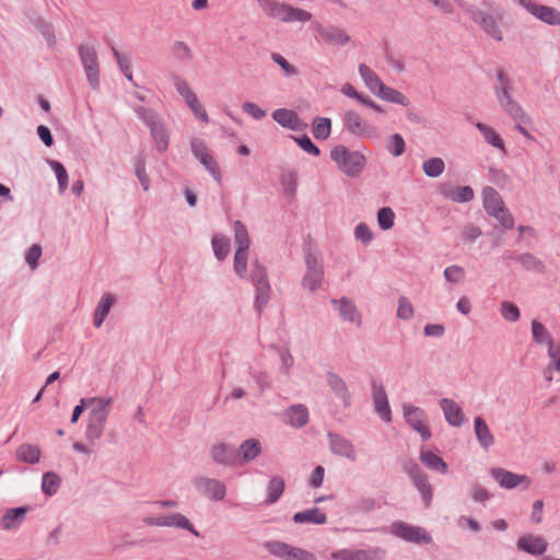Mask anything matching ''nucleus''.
Returning a JSON list of instances; mask_svg holds the SVG:
<instances>
[{"mask_svg":"<svg viewBox=\"0 0 560 560\" xmlns=\"http://www.w3.org/2000/svg\"><path fill=\"white\" fill-rule=\"evenodd\" d=\"M442 195L452 201L455 202H468L470 201L475 194L470 186H463L456 189L443 187Z\"/></svg>","mask_w":560,"mask_h":560,"instance_id":"nucleus-31","label":"nucleus"},{"mask_svg":"<svg viewBox=\"0 0 560 560\" xmlns=\"http://www.w3.org/2000/svg\"><path fill=\"white\" fill-rule=\"evenodd\" d=\"M306 273L302 284L311 292L320 288L324 281V267L317 255L308 253L305 257Z\"/></svg>","mask_w":560,"mask_h":560,"instance_id":"nucleus-5","label":"nucleus"},{"mask_svg":"<svg viewBox=\"0 0 560 560\" xmlns=\"http://www.w3.org/2000/svg\"><path fill=\"white\" fill-rule=\"evenodd\" d=\"M498 101L501 105V107L512 117V119L516 124H528L529 118L525 114V112L522 109L520 104L514 101L506 90H497L495 91Z\"/></svg>","mask_w":560,"mask_h":560,"instance_id":"nucleus-10","label":"nucleus"},{"mask_svg":"<svg viewBox=\"0 0 560 560\" xmlns=\"http://www.w3.org/2000/svg\"><path fill=\"white\" fill-rule=\"evenodd\" d=\"M248 250L236 249L234 255V271L242 278L245 277L247 269Z\"/></svg>","mask_w":560,"mask_h":560,"instance_id":"nucleus-53","label":"nucleus"},{"mask_svg":"<svg viewBox=\"0 0 560 560\" xmlns=\"http://www.w3.org/2000/svg\"><path fill=\"white\" fill-rule=\"evenodd\" d=\"M261 7L268 16L284 22L288 8L287 3H281L275 0H262Z\"/></svg>","mask_w":560,"mask_h":560,"instance_id":"nucleus-38","label":"nucleus"},{"mask_svg":"<svg viewBox=\"0 0 560 560\" xmlns=\"http://www.w3.org/2000/svg\"><path fill=\"white\" fill-rule=\"evenodd\" d=\"M343 125L346 130L360 138H377L380 136L375 126L369 124L355 110H348L343 117Z\"/></svg>","mask_w":560,"mask_h":560,"instance_id":"nucleus-3","label":"nucleus"},{"mask_svg":"<svg viewBox=\"0 0 560 560\" xmlns=\"http://www.w3.org/2000/svg\"><path fill=\"white\" fill-rule=\"evenodd\" d=\"M186 104L198 119L203 122L209 121L208 114L197 96L192 97L191 100H187Z\"/></svg>","mask_w":560,"mask_h":560,"instance_id":"nucleus-57","label":"nucleus"},{"mask_svg":"<svg viewBox=\"0 0 560 560\" xmlns=\"http://www.w3.org/2000/svg\"><path fill=\"white\" fill-rule=\"evenodd\" d=\"M520 262L529 270H541L542 264L530 254H523L518 257Z\"/></svg>","mask_w":560,"mask_h":560,"instance_id":"nucleus-63","label":"nucleus"},{"mask_svg":"<svg viewBox=\"0 0 560 560\" xmlns=\"http://www.w3.org/2000/svg\"><path fill=\"white\" fill-rule=\"evenodd\" d=\"M50 166L54 170L56 177L58 179L59 190L60 192H63L68 186V173L60 162L51 161Z\"/></svg>","mask_w":560,"mask_h":560,"instance_id":"nucleus-54","label":"nucleus"},{"mask_svg":"<svg viewBox=\"0 0 560 560\" xmlns=\"http://www.w3.org/2000/svg\"><path fill=\"white\" fill-rule=\"evenodd\" d=\"M422 170L429 177H439L445 170V163L441 158H431L422 163Z\"/></svg>","mask_w":560,"mask_h":560,"instance_id":"nucleus-43","label":"nucleus"},{"mask_svg":"<svg viewBox=\"0 0 560 560\" xmlns=\"http://www.w3.org/2000/svg\"><path fill=\"white\" fill-rule=\"evenodd\" d=\"M331 160L347 176L355 177L365 167L366 158L359 151H350L346 145H337L330 151Z\"/></svg>","mask_w":560,"mask_h":560,"instance_id":"nucleus-1","label":"nucleus"},{"mask_svg":"<svg viewBox=\"0 0 560 560\" xmlns=\"http://www.w3.org/2000/svg\"><path fill=\"white\" fill-rule=\"evenodd\" d=\"M196 486L202 494L212 500L221 501L225 497L226 488L217 479L200 478L196 481Z\"/></svg>","mask_w":560,"mask_h":560,"instance_id":"nucleus-16","label":"nucleus"},{"mask_svg":"<svg viewBox=\"0 0 560 560\" xmlns=\"http://www.w3.org/2000/svg\"><path fill=\"white\" fill-rule=\"evenodd\" d=\"M359 73L364 81L365 85L372 93H376L384 84L378 75L366 65L361 63L359 66Z\"/></svg>","mask_w":560,"mask_h":560,"instance_id":"nucleus-37","label":"nucleus"},{"mask_svg":"<svg viewBox=\"0 0 560 560\" xmlns=\"http://www.w3.org/2000/svg\"><path fill=\"white\" fill-rule=\"evenodd\" d=\"M522 4L534 16L550 25H560V12L548 5H540L533 1H522Z\"/></svg>","mask_w":560,"mask_h":560,"instance_id":"nucleus-12","label":"nucleus"},{"mask_svg":"<svg viewBox=\"0 0 560 560\" xmlns=\"http://www.w3.org/2000/svg\"><path fill=\"white\" fill-rule=\"evenodd\" d=\"M312 14L303 9L294 8L288 4L284 23L289 22H308Z\"/></svg>","mask_w":560,"mask_h":560,"instance_id":"nucleus-48","label":"nucleus"},{"mask_svg":"<svg viewBox=\"0 0 560 560\" xmlns=\"http://www.w3.org/2000/svg\"><path fill=\"white\" fill-rule=\"evenodd\" d=\"M501 315L509 322H516L520 318V310L515 304L504 301L501 303Z\"/></svg>","mask_w":560,"mask_h":560,"instance_id":"nucleus-56","label":"nucleus"},{"mask_svg":"<svg viewBox=\"0 0 560 560\" xmlns=\"http://www.w3.org/2000/svg\"><path fill=\"white\" fill-rule=\"evenodd\" d=\"M107 418L105 417L89 415L85 429V438L89 443L94 444L102 438Z\"/></svg>","mask_w":560,"mask_h":560,"instance_id":"nucleus-21","label":"nucleus"},{"mask_svg":"<svg viewBox=\"0 0 560 560\" xmlns=\"http://www.w3.org/2000/svg\"><path fill=\"white\" fill-rule=\"evenodd\" d=\"M517 546L532 555H541L547 549V542L540 536L526 535L518 539Z\"/></svg>","mask_w":560,"mask_h":560,"instance_id":"nucleus-22","label":"nucleus"},{"mask_svg":"<svg viewBox=\"0 0 560 560\" xmlns=\"http://www.w3.org/2000/svg\"><path fill=\"white\" fill-rule=\"evenodd\" d=\"M384 557V551L381 549L374 550H351L340 549L330 555L332 560H381Z\"/></svg>","mask_w":560,"mask_h":560,"instance_id":"nucleus-14","label":"nucleus"},{"mask_svg":"<svg viewBox=\"0 0 560 560\" xmlns=\"http://www.w3.org/2000/svg\"><path fill=\"white\" fill-rule=\"evenodd\" d=\"M60 478L54 472H46L43 476L42 489L45 493L51 495L57 492Z\"/></svg>","mask_w":560,"mask_h":560,"instance_id":"nucleus-52","label":"nucleus"},{"mask_svg":"<svg viewBox=\"0 0 560 560\" xmlns=\"http://www.w3.org/2000/svg\"><path fill=\"white\" fill-rule=\"evenodd\" d=\"M397 316L407 320L413 316V306L407 298H400L398 301Z\"/></svg>","mask_w":560,"mask_h":560,"instance_id":"nucleus-58","label":"nucleus"},{"mask_svg":"<svg viewBox=\"0 0 560 560\" xmlns=\"http://www.w3.org/2000/svg\"><path fill=\"white\" fill-rule=\"evenodd\" d=\"M252 281L256 287V299L255 304L257 310H261L269 301L270 285L267 278V271L264 267L258 264L254 265L252 271Z\"/></svg>","mask_w":560,"mask_h":560,"instance_id":"nucleus-8","label":"nucleus"},{"mask_svg":"<svg viewBox=\"0 0 560 560\" xmlns=\"http://www.w3.org/2000/svg\"><path fill=\"white\" fill-rule=\"evenodd\" d=\"M243 112L249 116H252L254 119L260 120L267 116L266 110L260 108L257 104L253 102H245L242 106Z\"/></svg>","mask_w":560,"mask_h":560,"instance_id":"nucleus-60","label":"nucleus"},{"mask_svg":"<svg viewBox=\"0 0 560 560\" xmlns=\"http://www.w3.org/2000/svg\"><path fill=\"white\" fill-rule=\"evenodd\" d=\"M419 457L422 464L425 465L429 469L443 474L447 472V464L433 452L422 448L420 451Z\"/></svg>","mask_w":560,"mask_h":560,"instance_id":"nucleus-30","label":"nucleus"},{"mask_svg":"<svg viewBox=\"0 0 560 560\" xmlns=\"http://www.w3.org/2000/svg\"><path fill=\"white\" fill-rule=\"evenodd\" d=\"M272 118L282 127L300 130L302 128V121L298 114L287 108H279L272 113Z\"/></svg>","mask_w":560,"mask_h":560,"instance_id":"nucleus-20","label":"nucleus"},{"mask_svg":"<svg viewBox=\"0 0 560 560\" xmlns=\"http://www.w3.org/2000/svg\"><path fill=\"white\" fill-rule=\"evenodd\" d=\"M395 212L389 207L381 208L377 212V222L382 230H389L394 226Z\"/></svg>","mask_w":560,"mask_h":560,"instance_id":"nucleus-51","label":"nucleus"},{"mask_svg":"<svg viewBox=\"0 0 560 560\" xmlns=\"http://www.w3.org/2000/svg\"><path fill=\"white\" fill-rule=\"evenodd\" d=\"M115 301L116 300L113 294H110V293L103 294V296L101 298V300L97 304L95 313H94V325L96 327H100L103 324L104 319L106 318L107 314L109 313L110 307L113 306Z\"/></svg>","mask_w":560,"mask_h":560,"instance_id":"nucleus-34","label":"nucleus"},{"mask_svg":"<svg viewBox=\"0 0 560 560\" xmlns=\"http://www.w3.org/2000/svg\"><path fill=\"white\" fill-rule=\"evenodd\" d=\"M331 131L329 118L318 117L313 121V135L316 139H327Z\"/></svg>","mask_w":560,"mask_h":560,"instance_id":"nucleus-45","label":"nucleus"},{"mask_svg":"<svg viewBox=\"0 0 560 560\" xmlns=\"http://www.w3.org/2000/svg\"><path fill=\"white\" fill-rule=\"evenodd\" d=\"M212 247H213L215 257L219 260H222L228 256V254L230 252L229 240L225 236L215 235L212 238Z\"/></svg>","mask_w":560,"mask_h":560,"instance_id":"nucleus-47","label":"nucleus"},{"mask_svg":"<svg viewBox=\"0 0 560 560\" xmlns=\"http://www.w3.org/2000/svg\"><path fill=\"white\" fill-rule=\"evenodd\" d=\"M476 127L489 144L505 153L504 141L493 128L482 122H477Z\"/></svg>","mask_w":560,"mask_h":560,"instance_id":"nucleus-36","label":"nucleus"},{"mask_svg":"<svg viewBox=\"0 0 560 560\" xmlns=\"http://www.w3.org/2000/svg\"><path fill=\"white\" fill-rule=\"evenodd\" d=\"M402 409L406 421L421 435L423 441H428L431 438V431L427 424L424 411L419 407L408 404H405Z\"/></svg>","mask_w":560,"mask_h":560,"instance_id":"nucleus-7","label":"nucleus"},{"mask_svg":"<svg viewBox=\"0 0 560 560\" xmlns=\"http://www.w3.org/2000/svg\"><path fill=\"white\" fill-rule=\"evenodd\" d=\"M261 451V446L258 440L250 439L245 441L240 446V454L244 462L252 460L256 458Z\"/></svg>","mask_w":560,"mask_h":560,"instance_id":"nucleus-42","label":"nucleus"},{"mask_svg":"<svg viewBox=\"0 0 560 560\" xmlns=\"http://www.w3.org/2000/svg\"><path fill=\"white\" fill-rule=\"evenodd\" d=\"M373 400L376 412L384 421L389 422L392 419L390 409L388 405L387 395L382 385H373Z\"/></svg>","mask_w":560,"mask_h":560,"instance_id":"nucleus-19","label":"nucleus"},{"mask_svg":"<svg viewBox=\"0 0 560 560\" xmlns=\"http://www.w3.org/2000/svg\"><path fill=\"white\" fill-rule=\"evenodd\" d=\"M293 520L295 523L325 524L327 516L319 509L314 508L295 513Z\"/></svg>","mask_w":560,"mask_h":560,"instance_id":"nucleus-32","label":"nucleus"},{"mask_svg":"<svg viewBox=\"0 0 560 560\" xmlns=\"http://www.w3.org/2000/svg\"><path fill=\"white\" fill-rule=\"evenodd\" d=\"M389 532L409 542L424 545L431 542V536L424 528L405 522H394L389 527Z\"/></svg>","mask_w":560,"mask_h":560,"instance_id":"nucleus-4","label":"nucleus"},{"mask_svg":"<svg viewBox=\"0 0 560 560\" xmlns=\"http://www.w3.org/2000/svg\"><path fill=\"white\" fill-rule=\"evenodd\" d=\"M308 421L307 408L303 405L291 407L285 413V422L292 427L301 428Z\"/></svg>","mask_w":560,"mask_h":560,"instance_id":"nucleus-29","label":"nucleus"},{"mask_svg":"<svg viewBox=\"0 0 560 560\" xmlns=\"http://www.w3.org/2000/svg\"><path fill=\"white\" fill-rule=\"evenodd\" d=\"M492 217L495 218L505 229H512L514 225V219L505 207L500 209L495 214H492Z\"/></svg>","mask_w":560,"mask_h":560,"instance_id":"nucleus-62","label":"nucleus"},{"mask_svg":"<svg viewBox=\"0 0 560 560\" xmlns=\"http://www.w3.org/2000/svg\"><path fill=\"white\" fill-rule=\"evenodd\" d=\"M330 447L334 454L346 457L352 462L357 459L354 446L346 439L332 436L330 439Z\"/></svg>","mask_w":560,"mask_h":560,"instance_id":"nucleus-25","label":"nucleus"},{"mask_svg":"<svg viewBox=\"0 0 560 560\" xmlns=\"http://www.w3.org/2000/svg\"><path fill=\"white\" fill-rule=\"evenodd\" d=\"M332 304L338 307L339 314L345 320L357 327H361L362 317L352 301L347 298H342L340 300H332Z\"/></svg>","mask_w":560,"mask_h":560,"instance_id":"nucleus-18","label":"nucleus"},{"mask_svg":"<svg viewBox=\"0 0 560 560\" xmlns=\"http://www.w3.org/2000/svg\"><path fill=\"white\" fill-rule=\"evenodd\" d=\"M284 489V481L282 478L273 477L268 485V503L276 502L282 494Z\"/></svg>","mask_w":560,"mask_h":560,"instance_id":"nucleus-49","label":"nucleus"},{"mask_svg":"<svg viewBox=\"0 0 560 560\" xmlns=\"http://www.w3.org/2000/svg\"><path fill=\"white\" fill-rule=\"evenodd\" d=\"M113 399L110 397H91L86 398V408H90L89 415L108 418Z\"/></svg>","mask_w":560,"mask_h":560,"instance_id":"nucleus-24","label":"nucleus"},{"mask_svg":"<svg viewBox=\"0 0 560 560\" xmlns=\"http://www.w3.org/2000/svg\"><path fill=\"white\" fill-rule=\"evenodd\" d=\"M386 148L392 155L397 158L405 152L406 143L404 138L399 133H394L388 138Z\"/></svg>","mask_w":560,"mask_h":560,"instance_id":"nucleus-50","label":"nucleus"},{"mask_svg":"<svg viewBox=\"0 0 560 560\" xmlns=\"http://www.w3.org/2000/svg\"><path fill=\"white\" fill-rule=\"evenodd\" d=\"M16 457L24 463L35 464L40 458V450L35 445L22 444L16 451Z\"/></svg>","mask_w":560,"mask_h":560,"instance_id":"nucleus-41","label":"nucleus"},{"mask_svg":"<svg viewBox=\"0 0 560 560\" xmlns=\"http://www.w3.org/2000/svg\"><path fill=\"white\" fill-rule=\"evenodd\" d=\"M191 150L196 159L206 167V170L213 176V178L220 184L222 182V175L220 167L210 154L208 147L200 139H194L191 141Z\"/></svg>","mask_w":560,"mask_h":560,"instance_id":"nucleus-6","label":"nucleus"},{"mask_svg":"<svg viewBox=\"0 0 560 560\" xmlns=\"http://www.w3.org/2000/svg\"><path fill=\"white\" fill-rule=\"evenodd\" d=\"M79 54L89 82L93 89H97L100 83V70L95 49L92 46L82 45L79 49Z\"/></svg>","mask_w":560,"mask_h":560,"instance_id":"nucleus-9","label":"nucleus"},{"mask_svg":"<svg viewBox=\"0 0 560 560\" xmlns=\"http://www.w3.org/2000/svg\"><path fill=\"white\" fill-rule=\"evenodd\" d=\"M406 470L409 474L410 478L413 480V483L418 488V490L421 492L425 505H430L432 501V488L430 483L428 482L427 476L423 474V471L420 469V467L415 464L410 463L406 466Z\"/></svg>","mask_w":560,"mask_h":560,"instance_id":"nucleus-13","label":"nucleus"},{"mask_svg":"<svg viewBox=\"0 0 560 560\" xmlns=\"http://www.w3.org/2000/svg\"><path fill=\"white\" fill-rule=\"evenodd\" d=\"M472 19L479 23L485 32L497 40H502L501 30L492 15L485 12H478L472 14Z\"/></svg>","mask_w":560,"mask_h":560,"instance_id":"nucleus-23","label":"nucleus"},{"mask_svg":"<svg viewBox=\"0 0 560 560\" xmlns=\"http://www.w3.org/2000/svg\"><path fill=\"white\" fill-rule=\"evenodd\" d=\"M532 331H533V338L537 343H540V345L544 343V345H547L548 347H550V343H553L550 332L538 320L534 319L532 322Z\"/></svg>","mask_w":560,"mask_h":560,"instance_id":"nucleus-44","label":"nucleus"},{"mask_svg":"<svg viewBox=\"0 0 560 560\" xmlns=\"http://www.w3.org/2000/svg\"><path fill=\"white\" fill-rule=\"evenodd\" d=\"M174 85H175L177 92L184 97L185 102H187V100H191L192 97L197 96L194 93V91L190 89L189 84L180 78L174 79Z\"/></svg>","mask_w":560,"mask_h":560,"instance_id":"nucleus-61","label":"nucleus"},{"mask_svg":"<svg viewBox=\"0 0 560 560\" xmlns=\"http://www.w3.org/2000/svg\"><path fill=\"white\" fill-rule=\"evenodd\" d=\"M548 354L551 360L548 368L560 372V346L550 343V347H548Z\"/></svg>","mask_w":560,"mask_h":560,"instance_id":"nucleus-64","label":"nucleus"},{"mask_svg":"<svg viewBox=\"0 0 560 560\" xmlns=\"http://www.w3.org/2000/svg\"><path fill=\"white\" fill-rule=\"evenodd\" d=\"M444 277L447 281L458 283L465 279V270L459 266H450L444 270Z\"/></svg>","mask_w":560,"mask_h":560,"instance_id":"nucleus-59","label":"nucleus"},{"mask_svg":"<svg viewBox=\"0 0 560 560\" xmlns=\"http://www.w3.org/2000/svg\"><path fill=\"white\" fill-rule=\"evenodd\" d=\"M264 547L271 556L280 560H317L313 552L280 540L266 541Z\"/></svg>","mask_w":560,"mask_h":560,"instance_id":"nucleus-2","label":"nucleus"},{"mask_svg":"<svg viewBox=\"0 0 560 560\" xmlns=\"http://www.w3.org/2000/svg\"><path fill=\"white\" fill-rule=\"evenodd\" d=\"M25 514V510L22 508L13 509L7 512L3 516L2 524L4 528H11L19 523Z\"/></svg>","mask_w":560,"mask_h":560,"instance_id":"nucleus-55","label":"nucleus"},{"mask_svg":"<svg viewBox=\"0 0 560 560\" xmlns=\"http://www.w3.org/2000/svg\"><path fill=\"white\" fill-rule=\"evenodd\" d=\"M491 476L502 488L513 489L521 483H525V487L529 486V479L527 476L516 475L503 468H493L491 470Z\"/></svg>","mask_w":560,"mask_h":560,"instance_id":"nucleus-15","label":"nucleus"},{"mask_svg":"<svg viewBox=\"0 0 560 560\" xmlns=\"http://www.w3.org/2000/svg\"><path fill=\"white\" fill-rule=\"evenodd\" d=\"M474 429L477 436L478 442L485 448L490 447L494 443V438L487 424V422L480 418H475Z\"/></svg>","mask_w":560,"mask_h":560,"instance_id":"nucleus-28","label":"nucleus"},{"mask_svg":"<svg viewBox=\"0 0 560 560\" xmlns=\"http://www.w3.org/2000/svg\"><path fill=\"white\" fill-rule=\"evenodd\" d=\"M161 526L165 527H179L189 530L195 536H199V532L195 529L189 520L180 513H174L166 516H161Z\"/></svg>","mask_w":560,"mask_h":560,"instance_id":"nucleus-27","label":"nucleus"},{"mask_svg":"<svg viewBox=\"0 0 560 560\" xmlns=\"http://www.w3.org/2000/svg\"><path fill=\"white\" fill-rule=\"evenodd\" d=\"M234 237L237 249L248 250L250 245L249 236L246 226L241 221H236L234 224Z\"/></svg>","mask_w":560,"mask_h":560,"instance_id":"nucleus-46","label":"nucleus"},{"mask_svg":"<svg viewBox=\"0 0 560 560\" xmlns=\"http://www.w3.org/2000/svg\"><path fill=\"white\" fill-rule=\"evenodd\" d=\"M327 382L334 393L342 400L343 405L348 406L350 394L346 382L339 375L334 373L328 374Z\"/></svg>","mask_w":560,"mask_h":560,"instance_id":"nucleus-33","label":"nucleus"},{"mask_svg":"<svg viewBox=\"0 0 560 560\" xmlns=\"http://www.w3.org/2000/svg\"><path fill=\"white\" fill-rule=\"evenodd\" d=\"M440 407L444 413L445 420L452 427H460L464 423L465 416L459 405L450 398L440 400Z\"/></svg>","mask_w":560,"mask_h":560,"instance_id":"nucleus-17","label":"nucleus"},{"mask_svg":"<svg viewBox=\"0 0 560 560\" xmlns=\"http://www.w3.org/2000/svg\"><path fill=\"white\" fill-rule=\"evenodd\" d=\"M210 453H211V457L214 462L224 464V465L230 464L234 456L233 448L223 443L214 444L211 447Z\"/></svg>","mask_w":560,"mask_h":560,"instance_id":"nucleus-40","label":"nucleus"},{"mask_svg":"<svg viewBox=\"0 0 560 560\" xmlns=\"http://www.w3.org/2000/svg\"><path fill=\"white\" fill-rule=\"evenodd\" d=\"M375 95L387 102H392L402 106L409 105L408 98L401 92L393 88H389L385 84L382 85V88L375 93Z\"/></svg>","mask_w":560,"mask_h":560,"instance_id":"nucleus-39","label":"nucleus"},{"mask_svg":"<svg viewBox=\"0 0 560 560\" xmlns=\"http://www.w3.org/2000/svg\"><path fill=\"white\" fill-rule=\"evenodd\" d=\"M315 31L327 44L343 46L350 42L348 33L343 28L335 25L325 26L318 23L315 25Z\"/></svg>","mask_w":560,"mask_h":560,"instance_id":"nucleus-11","label":"nucleus"},{"mask_svg":"<svg viewBox=\"0 0 560 560\" xmlns=\"http://www.w3.org/2000/svg\"><path fill=\"white\" fill-rule=\"evenodd\" d=\"M483 207L492 215L504 207V202L499 192L492 187H486L482 190Z\"/></svg>","mask_w":560,"mask_h":560,"instance_id":"nucleus-26","label":"nucleus"},{"mask_svg":"<svg viewBox=\"0 0 560 560\" xmlns=\"http://www.w3.org/2000/svg\"><path fill=\"white\" fill-rule=\"evenodd\" d=\"M151 135L159 152H165L168 148L170 136L165 127L158 122L150 125Z\"/></svg>","mask_w":560,"mask_h":560,"instance_id":"nucleus-35","label":"nucleus"}]
</instances>
